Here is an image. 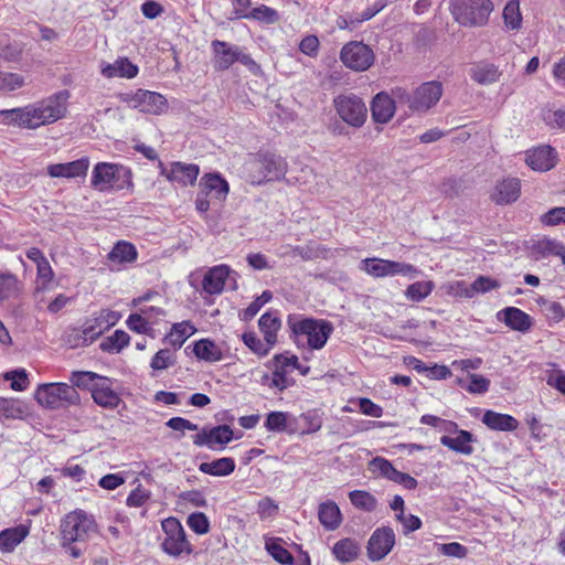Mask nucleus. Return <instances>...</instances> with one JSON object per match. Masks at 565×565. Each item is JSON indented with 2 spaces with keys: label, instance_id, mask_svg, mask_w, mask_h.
<instances>
[{
  "label": "nucleus",
  "instance_id": "5701e85b",
  "mask_svg": "<svg viewBox=\"0 0 565 565\" xmlns=\"http://www.w3.org/2000/svg\"><path fill=\"white\" fill-rule=\"evenodd\" d=\"M521 194V183L516 178H508L498 182L491 194V200L498 205L515 202Z\"/></svg>",
  "mask_w": 565,
  "mask_h": 565
},
{
  "label": "nucleus",
  "instance_id": "6e6552de",
  "mask_svg": "<svg viewBox=\"0 0 565 565\" xmlns=\"http://www.w3.org/2000/svg\"><path fill=\"white\" fill-rule=\"evenodd\" d=\"M333 107L339 118L349 127L361 128L367 118V107L355 94H340L333 98Z\"/></svg>",
  "mask_w": 565,
  "mask_h": 565
},
{
  "label": "nucleus",
  "instance_id": "de8ad7c7",
  "mask_svg": "<svg viewBox=\"0 0 565 565\" xmlns=\"http://www.w3.org/2000/svg\"><path fill=\"white\" fill-rule=\"evenodd\" d=\"M351 503L359 509L373 511L376 508V499L369 492L362 490H353L349 493Z\"/></svg>",
  "mask_w": 565,
  "mask_h": 565
},
{
  "label": "nucleus",
  "instance_id": "9b49d317",
  "mask_svg": "<svg viewBox=\"0 0 565 565\" xmlns=\"http://www.w3.org/2000/svg\"><path fill=\"white\" fill-rule=\"evenodd\" d=\"M362 269L376 278L396 275L414 278L420 273V270L412 264L381 258L364 259L362 262Z\"/></svg>",
  "mask_w": 565,
  "mask_h": 565
},
{
  "label": "nucleus",
  "instance_id": "bf43d9fd",
  "mask_svg": "<svg viewBox=\"0 0 565 565\" xmlns=\"http://www.w3.org/2000/svg\"><path fill=\"white\" fill-rule=\"evenodd\" d=\"M126 324L131 331L140 334H148L151 330V323L140 312L131 313L128 317Z\"/></svg>",
  "mask_w": 565,
  "mask_h": 565
},
{
  "label": "nucleus",
  "instance_id": "338daca9",
  "mask_svg": "<svg viewBox=\"0 0 565 565\" xmlns=\"http://www.w3.org/2000/svg\"><path fill=\"white\" fill-rule=\"evenodd\" d=\"M437 550L446 556L463 558L467 555V547L460 543L451 542L446 544H436Z\"/></svg>",
  "mask_w": 565,
  "mask_h": 565
},
{
  "label": "nucleus",
  "instance_id": "bb28decb",
  "mask_svg": "<svg viewBox=\"0 0 565 565\" xmlns=\"http://www.w3.org/2000/svg\"><path fill=\"white\" fill-rule=\"evenodd\" d=\"M106 329L103 323L97 320V317L93 320H88L84 323L83 328L74 329V334L82 337V341L68 340V344L72 348L87 347L92 344Z\"/></svg>",
  "mask_w": 565,
  "mask_h": 565
},
{
  "label": "nucleus",
  "instance_id": "680f3d73",
  "mask_svg": "<svg viewBox=\"0 0 565 565\" xmlns=\"http://www.w3.org/2000/svg\"><path fill=\"white\" fill-rule=\"evenodd\" d=\"M446 294L456 298H473V292L471 291L470 285H468L463 280H458L449 284L446 287Z\"/></svg>",
  "mask_w": 565,
  "mask_h": 565
},
{
  "label": "nucleus",
  "instance_id": "4d7b16f0",
  "mask_svg": "<svg viewBox=\"0 0 565 565\" xmlns=\"http://www.w3.org/2000/svg\"><path fill=\"white\" fill-rule=\"evenodd\" d=\"M501 286L500 281L489 276H479L470 284L473 297L478 294H486L491 290L498 289Z\"/></svg>",
  "mask_w": 565,
  "mask_h": 565
},
{
  "label": "nucleus",
  "instance_id": "f3484780",
  "mask_svg": "<svg viewBox=\"0 0 565 565\" xmlns=\"http://www.w3.org/2000/svg\"><path fill=\"white\" fill-rule=\"evenodd\" d=\"M231 274L237 276L227 265H217L211 267L203 277L202 288L206 294L218 295L223 291L225 280L231 278Z\"/></svg>",
  "mask_w": 565,
  "mask_h": 565
},
{
  "label": "nucleus",
  "instance_id": "37998d69",
  "mask_svg": "<svg viewBox=\"0 0 565 565\" xmlns=\"http://www.w3.org/2000/svg\"><path fill=\"white\" fill-rule=\"evenodd\" d=\"M434 288L435 284L431 280L416 281L406 288L405 296L408 300L420 302L431 294Z\"/></svg>",
  "mask_w": 565,
  "mask_h": 565
},
{
  "label": "nucleus",
  "instance_id": "7c9ffc66",
  "mask_svg": "<svg viewBox=\"0 0 565 565\" xmlns=\"http://www.w3.org/2000/svg\"><path fill=\"white\" fill-rule=\"evenodd\" d=\"M137 257L136 246L127 241L117 242L107 255V259L115 265L131 264L137 260Z\"/></svg>",
  "mask_w": 565,
  "mask_h": 565
},
{
  "label": "nucleus",
  "instance_id": "2f4dec72",
  "mask_svg": "<svg viewBox=\"0 0 565 565\" xmlns=\"http://www.w3.org/2000/svg\"><path fill=\"white\" fill-rule=\"evenodd\" d=\"M318 519L328 531H334L342 522V514L333 501L322 502L318 509Z\"/></svg>",
  "mask_w": 565,
  "mask_h": 565
},
{
  "label": "nucleus",
  "instance_id": "c756f323",
  "mask_svg": "<svg viewBox=\"0 0 565 565\" xmlns=\"http://www.w3.org/2000/svg\"><path fill=\"white\" fill-rule=\"evenodd\" d=\"M475 440V436L463 429L458 430L456 437L443 436L440 438L443 446L462 455H471L473 452V447L470 444Z\"/></svg>",
  "mask_w": 565,
  "mask_h": 565
},
{
  "label": "nucleus",
  "instance_id": "c85d7f7f",
  "mask_svg": "<svg viewBox=\"0 0 565 565\" xmlns=\"http://www.w3.org/2000/svg\"><path fill=\"white\" fill-rule=\"evenodd\" d=\"M201 189L213 194L218 201H224L230 191L227 181L218 173H207L200 181Z\"/></svg>",
  "mask_w": 565,
  "mask_h": 565
},
{
  "label": "nucleus",
  "instance_id": "9d476101",
  "mask_svg": "<svg viewBox=\"0 0 565 565\" xmlns=\"http://www.w3.org/2000/svg\"><path fill=\"white\" fill-rule=\"evenodd\" d=\"M118 98L128 107L145 114L161 115L168 109V100L157 92L137 89L136 92L120 93Z\"/></svg>",
  "mask_w": 565,
  "mask_h": 565
},
{
  "label": "nucleus",
  "instance_id": "f257e3e1",
  "mask_svg": "<svg viewBox=\"0 0 565 565\" xmlns=\"http://www.w3.org/2000/svg\"><path fill=\"white\" fill-rule=\"evenodd\" d=\"M70 96V92L63 89L43 100L24 107L0 110V115L2 116V121L7 125H14L24 129H36L65 117Z\"/></svg>",
  "mask_w": 565,
  "mask_h": 565
},
{
  "label": "nucleus",
  "instance_id": "8fccbe9b",
  "mask_svg": "<svg viewBox=\"0 0 565 565\" xmlns=\"http://www.w3.org/2000/svg\"><path fill=\"white\" fill-rule=\"evenodd\" d=\"M23 408L18 399L0 397V417L7 419L21 418Z\"/></svg>",
  "mask_w": 565,
  "mask_h": 565
},
{
  "label": "nucleus",
  "instance_id": "a878e982",
  "mask_svg": "<svg viewBox=\"0 0 565 565\" xmlns=\"http://www.w3.org/2000/svg\"><path fill=\"white\" fill-rule=\"evenodd\" d=\"M100 73L106 78H134L138 74V66L127 57H119L114 63L103 65Z\"/></svg>",
  "mask_w": 565,
  "mask_h": 565
},
{
  "label": "nucleus",
  "instance_id": "f704fd0d",
  "mask_svg": "<svg viewBox=\"0 0 565 565\" xmlns=\"http://www.w3.org/2000/svg\"><path fill=\"white\" fill-rule=\"evenodd\" d=\"M236 467L235 460L231 457H223L210 462L199 465V470L205 475L214 477H226L234 472Z\"/></svg>",
  "mask_w": 565,
  "mask_h": 565
},
{
  "label": "nucleus",
  "instance_id": "cd10ccee",
  "mask_svg": "<svg viewBox=\"0 0 565 565\" xmlns=\"http://www.w3.org/2000/svg\"><path fill=\"white\" fill-rule=\"evenodd\" d=\"M482 423L492 430L513 431L519 427V422L513 416L494 411H486Z\"/></svg>",
  "mask_w": 565,
  "mask_h": 565
},
{
  "label": "nucleus",
  "instance_id": "6e6d98bb",
  "mask_svg": "<svg viewBox=\"0 0 565 565\" xmlns=\"http://www.w3.org/2000/svg\"><path fill=\"white\" fill-rule=\"evenodd\" d=\"M372 472H379L381 477H384L392 481V477L397 469L394 468L392 462L383 457H375L369 463Z\"/></svg>",
  "mask_w": 565,
  "mask_h": 565
},
{
  "label": "nucleus",
  "instance_id": "09e8293b",
  "mask_svg": "<svg viewBox=\"0 0 565 565\" xmlns=\"http://www.w3.org/2000/svg\"><path fill=\"white\" fill-rule=\"evenodd\" d=\"M242 340L250 351L259 356L267 355L269 350L274 347V344L264 343L254 332L243 333Z\"/></svg>",
  "mask_w": 565,
  "mask_h": 565
},
{
  "label": "nucleus",
  "instance_id": "39448f33",
  "mask_svg": "<svg viewBox=\"0 0 565 565\" xmlns=\"http://www.w3.org/2000/svg\"><path fill=\"white\" fill-rule=\"evenodd\" d=\"M213 51V67L216 71H226L235 62L242 63L253 74H257L260 71V66L254 61V58L245 53L238 45L230 44L225 41L213 40L211 42Z\"/></svg>",
  "mask_w": 565,
  "mask_h": 565
},
{
  "label": "nucleus",
  "instance_id": "0eeeda50",
  "mask_svg": "<svg viewBox=\"0 0 565 565\" xmlns=\"http://www.w3.org/2000/svg\"><path fill=\"white\" fill-rule=\"evenodd\" d=\"M493 10L491 0H454L452 14L465 26H482Z\"/></svg>",
  "mask_w": 565,
  "mask_h": 565
},
{
  "label": "nucleus",
  "instance_id": "864d4df0",
  "mask_svg": "<svg viewBox=\"0 0 565 565\" xmlns=\"http://www.w3.org/2000/svg\"><path fill=\"white\" fill-rule=\"evenodd\" d=\"M6 381H10L13 391L22 392L29 385L28 373L24 369H17L3 374Z\"/></svg>",
  "mask_w": 565,
  "mask_h": 565
},
{
  "label": "nucleus",
  "instance_id": "393cba45",
  "mask_svg": "<svg viewBox=\"0 0 565 565\" xmlns=\"http://www.w3.org/2000/svg\"><path fill=\"white\" fill-rule=\"evenodd\" d=\"M199 166L194 163L172 162L167 179L183 186L193 184L199 175Z\"/></svg>",
  "mask_w": 565,
  "mask_h": 565
},
{
  "label": "nucleus",
  "instance_id": "dca6fc26",
  "mask_svg": "<svg viewBox=\"0 0 565 565\" xmlns=\"http://www.w3.org/2000/svg\"><path fill=\"white\" fill-rule=\"evenodd\" d=\"M395 544V534L393 529L384 526L376 529L367 542V556L372 562L383 559Z\"/></svg>",
  "mask_w": 565,
  "mask_h": 565
},
{
  "label": "nucleus",
  "instance_id": "3c124183",
  "mask_svg": "<svg viewBox=\"0 0 565 565\" xmlns=\"http://www.w3.org/2000/svg\"><path fill=\"white\" fill-rule=\"evenodd\" d=\"M246 19L256 20L267 24L276 23L279 20L278 12L265 4L252 9Z\"/></svg>",
  "mask_w": 565,
  "mask_h": 565
},
{
  "label": "nucleus",
  "instance_id": "72a5a7b5",
  "mask_svg": "<svg viewBox=\"0 0 565 565\" xmlns=\"http://www.w3.org/2000/svg\"><path fill=\"white\" fill-rule=\"evenodd\" d=\"M332 555L341 563H350L360 555V545L354 539L339 540L332 547Z\"/></svg>",
  "mask_w": 565,
  "mask_h": 565
},
{
  "label": "nucleus",
  "instance_id": "4c0bfd02",
  "mask_svg": "<svg viewBox=\"0 0 565 565\" xmlns=\"http://www.w3.org/2000/svg\"><path fill=\"white\" fill-rule=\"evenodd\" d=\"M29 534V529L24 525L4 529L0 532V548L4 552H11Z\"/></svg>",
  "mask_w": 565,
  "mask_h": 565
},
{
  "label": "nucleus",
  "instance_id": "0e129e2a",
  "mask_svg": "<svg viewBox=\"0 0 565 565\" xmlns=\"http://www.w3.org/2000/svg\"><path fill=\"white\" fill-rule=\"evenodd\" d=\"M24 84L23 77L14 73H0V89L15 90Z\"/></svg>",
  "mask_w": 565,
  "mask_h": 565
},
{
  "label": "nucleus",
  "instance_id": "a19ab883",
  "mask_svg": "<svg viewBox=\"0 0 565 565\" xmlns=\"http://www.w3.org/2000/svg\"><path fill=\"white\" fill-rule=\"evenodd\" d=\"M102 375H98L97 373L89 372V371H74L71 373L70 376V385H73V387L76 390H86L90 393L94 390L95 383H97L100 380Z\"/></svg>",
  "mask_w": 565,
  "mask_h": 565
},
{
  "label": "nucleus",
  "instance_id": "f8f14e48",
  "mask_svg": "<svg viewBox=\"0 0 565 565\" xmlns=\"http://www.w3.org/2000/svg\"><path fill=\"white\" fill-rule=\"evenodd\" d=\"M120 179L130 182L131 171L120 164L98 162L92 171L90 183L99 191H107L113 189Z\"/></svg>",
  "mask_w": 565,
  "mask_h": 565
},
{
  "label": "nucleus",
  "instance_id": "13d9d810",
  "mask_svg": "<svg viewBox=\"0 0 565 565\" xmlns=\"http://www.w3.org/2000/svg\"><path fill=\"white\" fill-rule=\"evenodd\" d=\"M36 276H38V282H39L38 289L44 290L52 282V280L54 278V271H53L47 258L36 265Z\"/></svg>",
  "mask_w": 565,
  "mask_h": 565
},
{
  "label": "nucleus",
  "instance_id": "a211bd4d",
  "mask_svg": "<svg viewBox=\"0 0 565 565\" xmlns=\"http://www.w3.org/2000/svg\"><path fill=\"white\" fill-rule=\"evenodd\" d=\"M497 317L510 329L522 333L527 332L533 326L532 317L516 307H507L500 310Z\"/></svg>",
  "mask_w": 565,
  "mask_h": 565
},
{
  "label": "nucleus",
  "instance_id": "473e14b6",
  "mask_svg": "<svg viewBox=\"0 0 565 565\" xmlns=\"http://www.w3.org/2000/svg\"><path fill=\"white\" fill-rule=\"evenodd\" d=\"M193 353L199 360L218 362L223 360L222 349L211 339H201L193 344Z\"/></svg>",
  "mask_w": 565,
  "mask_h": 565
},
{
  "label": "nucleus",
  "instance_id": "6ab92c4d",
  "mask_svg": "<svg viewBox=\"0 0 565 565\" xmlns=\"http://www.w3.org/2000/svg\"><path fill=\"white\" fill-rule=\"evenodd\" d=\"M526 163L533 170L548 171L555 167L557 153L551 146H541L526 152Z\"/></svg>",
  "mask_w": 565,
  "mask_h": 565
},
{
  "label": "nucleus",
  "instance_id": "5fc2aeb1",
  "mask_svg": "<svg viewBox=\"0 0 565 565\" xmlns=\"http://www.w3.org/2000/svg\"><path fill=\"white\" fill-rule=\"evenodd\" d=\"M188 526L196 534L203 535L210 531V521L203 512H193L188 516Z\"/></svg>",
  "mask_w": 565,
  "mask_h": 565
},
{
  "label": "nucleus",
  "instance_id": "c03bdc74",
  "mask_svg": "<svg viewBox=\"0 0 565 565\" xmlns=\"http://www.w3.org/2000/svg\"><path fill=\"white\" fill-rule=\"evenodd\" d=\"M280 539H268L265 542V548L269 555L278 563L290 565L294 562L291 553L279 543Z\"/></svg>",
  "mask_w": 565,
  "mask_h": 565
},
{
  "label": "nucleus",
  "instance_id": "49530a36",
  "mask_svg": "<svg viewBox=\"0 0 565 565\" xmlns=\"http://www.w3.org/2000/svg\"><path fill=\"white\" fill-rule=\"evenodd\" d=\"M504 24L510 30H519L522 23L519 0H509L503 9Z\"/></svg>",
  "mask_w": 565,
  "mask_h": 565
},
{
  "label": "nucleus",
  "instance_id": "79ce46f5",
  "mask_svg": "<svg viewBox=\"0 0 565 565\" xmlns=\"http://www.w3.org/2000/svg\"><path fill=\"white\" fill-rule=\"evenodd\" d=\"M565 245L556 239L544 237L533 244V252L542 258L550 256H561Z\"/></svg>",
  "mask_w": 565,
  "mask_h": 565
},
{
  "label": "nucleus",
  "instance_id": "20e7f679",
  "mask_svg": "<svg viewBox=\"0 0 565 565\" xmlns=\"http://www.w3.org/2000/svg\"><path fill=\"white\" fill-rule=\"evenodd\" d=\"M393 94L397 103L406 105L412 113H426L440 100L443 85L440 82L431 81L423 83L413 92L396 88Z\"/></svg>",
  "mask_w": 565,
  "mask_h": 565
},
{
  "label": "nucleus",
  "instance_id": "c9c22d12",
  "mask_svg": "<svg viewBox=\"0 0 565 565\" xmlns=\"http://www.w3.org/2000/svg\"><path fill=\"white\" fill-rule=\"evenodd\" d=\"M195 331L196 328L190 321L177 322L172 324L171 331L166 335L164 340L174 349H180Z\"/></svg>",
  "mask_w": 565,
  "mask_h": 565
},
{
  "label": "nucleus",
  "instance_id": "ddd939ff",
  "mask_svg": "<svg viewBox=\"0 0 565 565\" xmlns=\"http://www.w3.org/2000/svg\"><path fill=\"white\" fill-rule=\"evenodd\" d=\"M341 62L353 71L369 70L375 60L373 50L363 42L352 41L347 43L340 52Z\"/></svg>",
  "mask_w": 565,
  "mask_h": 565
},
{
  "label": "nucleus",
  "instance_id": "423d86ee",
  "mask_svg": "<svg viewBox=\"0 0 565 565\" xmlns=\"http://www.w3.org/2000/svg\"><path fill=\"white\" fill-rule=\"evenodd\" d=\"M35 399L42 406L51 409L78 405L79 394L67 383L40 384L35 392Z\"/></svg>",
  "mask_w": 565,
  "mask_h": 565
},
{
  "label": "nucleus",
  "instance_id": "e433bc0d",
  "mask_svg": "<svg viewBox=\"0 0 565 565\" xmlns=\"http://www.w3.org/2000/svg\"><path fill=\"white\" fill-rule=\"evenodd\" d=\"M470 76L478 84L489 85L499 81L500 72L494 64L480 62L470 70Z\"/></svg>",
  "mask_w": 565,
  "mask_h": 565
},
{
  "label": "nucleus",
  "instance_id": "69168bd1",
  "mask_svg": "<svg viewBox=\"0 0 565 565\" xmlns=\"http://www.w3.org/2000/svg\"><path fill=\"white\" fill-rule=\"evenodd\" d=\"M17 287V278L12 274L0 275V300L10 298Z\"/></svg>",
  "mask_w": 565,
  "mask_h": 565
},
{
  "label": "nucleus",
  "instance_id": "ea45409f",
  "mask_svg": "<svg viewBox=\"0 0 565 565\" xmlns=\"http://www.w3.org/2000/svg\"><path fill=\"white\" fill-rule=\"evenodd\" d=\"M130 337L124 330H116L110 337L105 338L99 348L103 352L119 353L129 344Z\"/></svg>",
  "mask_w": 565,
  "mask_h": 565
},
{
  "label": "nucleus",
  "instance_id": "f03ea898",
  "mask_svg": "<svg viewBox=\"0 0 565 565\" xmlns=\"http://www.w3.org/2000/svg\"><path fill=\"white\" fill-rule=\"evenodd\" d=\"M287 326L297 347L310 350H321L334 331V326L329 320L299 315H289Z\"/></svg>",
  "mask_w": 565,
  "mask_h": 565
},
{
  "label": "nucleus",
  "instance_id": "a18cd8bd",
  "mask_svg": "<svg viewBox=\"0 0 565 565\" xmlns=\"http://www.w3.org/2000/svg\"><path fill=\"white\" fill-rule=\"evenodd\" d=\"M323 413L317 408L309 409L302 413L299 416L298 420H301L303 425L301 426L302 434H312L318 431L323 423Z\"/></svg>",
  "mask_w": 565,
  "mask_h": 565
},
{
  "label": "nucleus",
  "instance_id": "4be33fe9",
  "mask_svg": "<svg viewBox=\"0 0 565 565\" xmlns=\"http://www.w3.org/2000/svg\"><path fill=\"white\" fill-rule=\"evenodd\" d=\"M397 100L381 92L373 97L371 103V115L375 122L386 124L395 114Z\"/></svg>",
  "mask_w": 565,
  "mask_h": 565
},
{
  "label": "nucleus",
  "instance_id": "1a4fd4ad",
  "mask_svg": "<svg viewBox=\"0 0 565 565\" xmlns=\"http://www.w3.org/2000/svg\"><path fill=\"white\" fill-rule=\"evenodd\" d=\"M161 526L166 536L160 546L164 553L178 558L182 554L189 555L193 552L192 545L186 539L185 531L178 519L168 518L162 521Z\"/></svg>",
  "mask_w": 565,
  "mask_h": 565
},
{
  "label": "nucleus",
  "instance_id": "7ed1b4c3",
  "mask_svg": "<svg viewBox=\"0 0 565 565\" xmlns=\"http://www.w3.org/2000/svg\"><path fill=\"white\" fill-rule=\"evenodd\" d=\"M287 168V161L281 156L269 151L257 152L246 162L248 180L253 184L280 180Z\"/></svg>",
  "mask_w": 565,
  "mask_h": 565
},
{
  "label": "nucleus",
  "instance_id": "e2e57ef3",
  "mask_svg": "<svg viewBox=\"0 0 565 565\" xmlns=\"http://www.w3.org/2000/svg\"><path fill=\"white\" fill-rule=\"evenodd\" d=\"M172 353L168 349L159 350L151 359L150 366L154 371H162L173 364Z\"/></svg>",
  "mask_w": 565,
  "mask_h": 565
},
{
  "label": "nucleus",
  "instance_id": "774afa93",
  "mask_svg": "<svg viewBox=\"0 0 565 565\" xmlns=\"http://www.w3.org/2000/svg\"><path fill=\"white\" fill-rule=\"evenodd\" d=\"M544 121L552 129L565 130V109L547 111L544 115Z\"/></svg>",
  "mask_w": 565,
  "mask_h": 565
},
{
  "label": "nucleus",
  "instance_id": "b1692460",
  "mask_svg": "<svg viewBox=\"0 0 565 565\" xmlns=\"http://www.w3.org/2000/svg\"><path fill=\"white\" fill-rule=\"evenodd\" d=\"M264 425L268 431L274 433H295L300 427L298 418L287 412L268 413Z\"/></svg>",
  "mask_w": 565,
  "mask_h": 565
},
{
  "label": "nucleus",
  "instance_id": "4468645a",
  "mask_svg": "<svg viewBox=\"0 0 565 565\" xmlns=\"http://www.w3.org/2000/svg\"><path fill=\"white\" fill-rule=\"evenodd\" d=\"M92 527V521L83 511L67 514L61 524V544L85 543Z\"/></svg>",
  "mask_w": 565,
  "mask_h": 565
},
{
  "label": "nucleus",
  "instance_id": "58836bf2",
  "mask_svg": "<svg viewBox=\"0 0 565 565\" xmlns=\"http://www.w3.org/2000/svg\"><path fill=\"white\" fill-rule=\"evenodd\" d=\"M280 326V319L270 312L262 315L258 320V327L264 333V339L268 344L275 345L277 342V331L279 330Z\"/></svg>",
  "mask_w": 565,
  "mask_h": 565
},
{
  "label": "nucleus",
  "instance_id": "2eb2a0df",
  "mask_svg": "<svg viewBox=\"0 0 565 565\" xmlns=\"http://www.w3.org/2000/svg\"><path fill=\"white\" fill-rule=\"evenodd\" d=\"M234 438L233 429L226 425L203 427L200 433L193 436V444L198 447H207L211 450H223Z\"/></svg>",
  "mask_w": 565,
  "mask_h": 565
},
{
  "label": "nucleus",
  "instance_id": "412c9836",
  "mask_svg": "<svg viewBox=\"0 0 565 565\" xmlns=\"http://www.w3.org/2000/svg\"><path fill=\"white\" fill-rule=\"evenodd\" d=\"M89 167L88 158H81L66 163H54L47 166V174L52 178L73 179L85 177Z\"/></svg>",
  "mask_w": 565,
  "mask_h": 565
},
{
  "label": "nucleus",
  "instance_id": "aec40b11",
  "mask_svg": "<svg viewBox=\"0 0 565 565\" xmlns=\"http://www.w3.org/2000/svg\"><path fill=\"white\" fill-rule=\"evenodd\" d=\"M113 385L114 381L105 376H102L100 380L95 383L92 397L97 405L104 408H116L118 406L120 398Z\"/></svg>",
  "mask_w": 565,
  "mask_h": 565
},
{
  "label": "nucleus",
  "instance_id": "052dcab7",
  "mask_svg": "<svg viewBox=\"0 0 565 565\" xmlns=\"http://www.w3.org/2000/svg\"><path fill=\"white\" fill-rule=\"evenodd\" d=\"M540 220L542 224H544L545 226H556L559 224H565V207H553L548 210L546 213L542 214Z\"/></svg>",
  "mask_w": 565,
  "mask_h": 565
},
{
  "label": "nucleus",
  "instance_id": "603ef678",
  "mask_svg": "<svg viewBox=\"0 0 565 565\" xmlns=\"http://www.w3.org/2000/svg\"><path fill=\"white\" fill-rule=\"evenodd\" d=\"M470 383L465 384L462 380H459V385L467 390L471 394H484L489 391L490 381L480 374H470Z\"/></svg>",
  "mask_w": 565,
  "mask_h": 565
}]
</instances>
